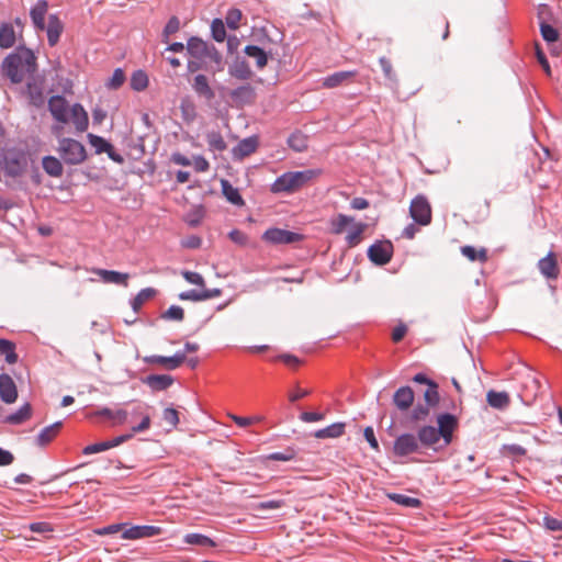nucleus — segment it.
Segmentation results:
<instances>
[{
	"label": "nucleus",
	"mask_w": 562,
	"mask_h": 562,
	"mask_svg": "<svg viewBox=\"0 0 562 562\" xmlns=\"http://www.w3.org/2000/svg\"><path fill=\"white\" fill-rule=\"evenodd\" d=\"M1 68L12 83H20L36 71V57L29 48H18L4 58Z\"/></svg>",
	"instance_id": "obj_1"
},
{
	"label": "nucleus",
	"mask_w": 562,
	"mask_h": 562,
	"mask_svg": "<svg viewBox=\"0 0 562 562\" xmlns=\"http://www.w3.org/2000/svg\"><path fill=\"white\" fill-rule=\"evenodd\" d=\"M318 170L306 169L303 171H290L281 175L271 186L273 193H293L303 188L306 183L319 176Z\"/></svg>",
	"instance_id": "obj_2"
},
{
	"label": "nucleus",
	"mask_w": 562,
	"mask_h": 562,
	"mask_svg": "<svg viewBox=\"0 0 562 562\" xmlns=\"http://www.w3.org/2000/svg\"><path fill=\"white\" fill-rule=\"evenodd\" d=\"M58 151L61 159L68 165H79L87 158L85 146L72 138L60 139Z\"/></svg>",
	"instance_id": "obj_3"
},
{
	"label": "nucleus",
	"mask_w": 562,
	"mask_h": 562,
	"mask_svg": "<svg viewBox=\"0 0 562 562\" xmlns=\"http://www.w3.org/2000/svg\"><path fill=\"white\" fill-rule=\"evenodd\" d=\"M0 166L5 176L18 178L22 176L27 168V157L22 151L8 150L3 155Z\"/></svg>",
	"instance_id": "obj_4"
},
{
	"label": "nucleus",
	"mask_w": 562,
	"mask_h": 562,
	"mask_svg": "<svg viewBox=\"0 0 562 562\" xmlns=\"http://www.w3.org/2000/svg\"><path fill=\"white\" fill-rule=\"evenodd\" d=\"M409 214L415 223L426 226L431 222V206L424 195H417L412 200Z\"/></svg>",
	"instance_id": "obj_5"
},
{
	"label": "nucleus",
	"mask_w": 562,
	"mask_h": 562,
	"mask_svg": "<svg viewBox=\"0 0 562 562\" xmlns=\"http://www.w3.org/2000/svg\"><path fill=\"white\" fill-rule=\"evenodd\" d=\"M262 239L272 245H288L301 241L303 235L281 228H269L263 233Z\"/></svg>",
	"instance_id": "obj_6"
},
{
	"label": "nucleus",
	"mask_w": 562,
	"mask_h": 562,
	"mask_svg": "<svg viewBox=\"0 0 562 562\" xmlns=\"http://www.w3.org/2000/svg\"><path fill=\"white\" fill-rule=\"evenodd\" d=\"M162 532V528L158 526L151 525H143V526H128L124 527V530L121 535L123 539L126 540H138L144 538H151L155 536H159Z\"/></svg>",
	"instance_id": "obj_7"
},
{
	"label": "nucleus",
	"mask_w": 562,
	"mask_h": 562,
	"mask_svg": "<svg viewBox=\"0 0 562 562\" xmlns=\"http://www.w3.org/2000/svg\"><path fill=\"white\" fill-rule=\"evenodd\" d=\"M437 430L440 432V437L442 438V445L440 448L448 447L452 441V434L458 427V420L452 414L445 413L437 417Z\"/></svg>",
	"instance_id": "obj_8"
},
{
	"label": "nucleus",
	"mask_w": 562,
	"mask_h": 562,
	"mask_svg": "<svg viewBox=\"0 0 562 562\" xmlns=\"http://www.w3.org/2000/svg\"><path fill=\"white\" fill-rule=\"evenodd\" d=\"M419 449L418 439L412 434H403L396 438L393 446L394 454L405 457L417 452Z\"/></svg>",
	"instance_id": "obj_9"
},
{
	"label": "nucleus",
	"mask_w": 562,
	"mask_h": 562,
	"mask_svg": "<svg viewBox=\"0 0 562 562\" xmlns=\"http://www.w3.org/2000/svg\"><path fill=\"white\" fill-rule=\"evenodd\" d=\"M128 420L140 418V423L132 427V432H144L150 427V415L147 412V405L143 403H135L131 409Z\"/></svg>",
	"instance_id": "obj_10"
},
{
	"label": "nucleus",
	"mask_w": 562,
	"mask_h": 562,
	"mask_svg": "<svg viewBox=\"0 0 562 562\" xmlns=\"http://www.w3.org/2000/svg\"><path fill=\"white\" fill-rule=\"evenodd\" d=\"M48 109L53 117L63 124L69 122L70 108L64 97L54 95L48 100Z\"/></svg>",
	"instance_id": "obj_11"
},
{
	"label": "nucleus",
	"mask_w": 562,
	"mask_h": 562,
	"mask_svg": "<svg viewBox=\"0 0 562 562\" xmlns=\"http://www.w3.org/2000/svg\"><path fill=\"white\" fill-rule=\"evenodd\" d=\"M392 248L389 241L373 244L368 249V257L375 265H385L392 258Z\"/></svg>",
	"instance_id": "obj_12"
},
{
	"label": "nucleus",
	"mask_w": 562,
	"mask_h": 562,
	"mask_svg": "<svg viewBox=\"0 0 562 562\" xmlns=\"http://www.w3.org/2000/svg\"><path fill=\"white\" fill-rule=\"evenodd\" d=\"M549 13V8L546 4L539 7L538 18L540 20V33L542 38L549 44L553 45L559 41V31L550 25L544 15Z\"/></svg>",
	"instance_id": "obj_13"
},
{
	"label": "nucleus",
	"mask_w": 562,
	"mask_h": 562,
	"mask_svg": "<svg viewBox=\"0 0 562 562\" xmlns=\"http://www.w3.org/2000/svg\"><path fill=\"white\" fill-rule=\"evenodd\" d=\"M538 268L541 274L547 279L555 280L559 278L560 268L558 265V257L552 251L538 261Z\"/></svg>",
	"instance_id": "obj_14"
},
{
	"label": "nucleus",
	"mask_w": 562,
	"mask_h": 562,
	"mask_svg": "<svg viewBox=\"0 0 562 562\" xmlns=\"http://www.w3.org/2000/svg\"><path fill=\"white\" fill-rule=\"evenodd\" d=\"M229 97L236 105L243 106L255 102L256 91L252 86L247 83L232 90Z\"/></svg>",
	"instance_id": "obj_15"
},
{
	"label": "nucleus",
	"mask_w": 562,
	"mask_h": 562,
	"mask_svg": "<svg viewBox=\"0 0 562 562\" xmlns=\"http://www.w3.org/2000/svg\"><path fill=\"white\" fill-rule=\"evenodd\" d=\"M418 442L427 448H432L435 450L441 449L439 445L440 440L442 439L440 437V432H438L437 428L434 426H423L418 430Z\"/></svg>",
	"instance_id": "obj_16"
},
{
	"label": "nucleus",
	"mask_w": 562,
	"mask_h": 562,
	"mask_svg": "<svg viewBox=\"0 0 562 562\" xmlns=\"http://www.w3.org/2000/svg\"><path fill=\"white\" fill-rule=\"evenodd\" d=\"M0 398L7 404H12L18 398L16 385L8 374H0Z\"/></svg>",
	"instance_id": "obj_17"
},
{
	"label": "nucleus",
	"mask_w": 562,
	"mask_h": 562,
	"mask_svg": "<svg viewBox=\"0 0 562 562\" xmlns=\"http://www.w3.org/2000/svg\"><path fill=\"white\" fill-rule=\"evenodd\" d=\"M47 34V41L50 47H54L59 42L60 35L64 31V23L56 14H50L48 16V23L45 24V30Z\"/></svg>",
	"instance_id": "obj_18"
},
{
	"label": "nucleus",
	"mask_w": 562,
	"mask_h": 562,
	"mask_svg": "<svg viewBox=\"0 0 562 562\" xmlns=\"http://www.w3.org/2000/svg\"><path fill=\"white\" fill-rule=\"evenodd\" d=\"M357 76L356 70L337 71L322 80V87L333 89L350 82Z\"/></svg>",
	"instance_id": "obj_19"
},
{
	"label": "nucleus",
	"mask_w": 562,
	"mask_h": 562,
	"mask_svg": "<svg viewBox=\"0 0 562 562\" xmlns=\"http://www.w3.org/2000/svg\"><path fill=\"white\" fill-rule=\"evenodd\" d=\"M414 391L409 386H402L397 389L393 395V404L401 412H406L414 403Z\"/></svg>",
	"instance_id": "obj_20"
},
{
	"label": "nucleus",
	"mask_w": 562,
	"mask_h": 562,
	"mask_svg": "<svg viewBox=\"0 0 562 562\" xmlns=\"http://www.w3.org/2000/svg\"><path fill=\"white\" fill-rule=\"evenodd\" d=\"M48 3L45 0H38L30 11V16L34 27L37 31L45 30V16L47 14Z\"/></svg>",
	"instance_id": "obj_21"
},
{
	"label": "nucleus",
	"mask_w": 562,
	"mask_h": 562,
	"mask_svg": "<svg viewBox=\"0 0 562 562\" xmlns=\"http://www.w3.org/2000/svg\"><path fill=\"white\" fill-rule=\"evenodd\" d=\"M92 272L98 274L101 278V280L105 283H114L123 286H127L128 284V273L105 269H93Z\"/></svg>",
	"instance_id": "obj_22"
},
{
	"label": "nucleus",
	"mask_w": 562,
	"mask_h": 562,
	"mask_svg": "<svg viewBox=\"0 0 562 562\" xmlns=\"http://www.w3.org/2000/svg\"><path fill=\"white\" fill-rule=\"evenodd\" d=\"M221 293H222V291L220 289L190 290V291L181 292L179 294V299L182 301L199 302V301H205L209 299L217 297L221 295Z\"/></svg>",
	"instance_id": "obj_23"
},
{
	"label": "nucleus",
	"mask_w": 562,
	"mask_h": 562,
	"mask_svg": "<svg viewBox=\"0 0 562 562\" xmlns=\"http://www.w3.org/2000/svg\"><path fill=\"white\" fill-rule=\"evenodd\" d=\"M201 63L204 65L206 70L213 74L222 71L224 68L223 57L213 45H211V48L207 54H205L204 59H202Z\"/></svg>",
	"instance_id": "obj_24"
},
{
	"label": "nucleus",
	"mask_w": 562,
	"mask_h": 562,
	"mask_svg": "<svg viewBox=\"0 0 562 562\" xmlns=\"http://www.w3.org/2000/svg\"><path fill=\"white\" fill-rule=\"evenodd\" d=\"M69 114V121L74 123L78 132H85L88 128V114L81 104H74L70 108Z\"/></svg>",
	"instance_id": "obj_25"
},
{
	"label": "nucleus",
	"mask_w": 562,
	"mask_h": 562,
	"mask_svg": "<svg viewBox=\"0 0 562 562\" xmlns=\"http://www.w3.org/2000/svg\"><path fill=\"white\" fill-rule=\"evenodd\" d=\"M258 147V140L256 137H248L240 140L233 148V156L237 159H243L256 151Z\"/></svg>",
	"instance_id": "obj_26"
},
{
	"label": "nucleus",
	"mask_w": 562,
	"mask_h": 562,
	"mask_svg": "<svg viewBox=\"0 0 562 562\" xmlns=\"http://www.w3.org/2000/svg\"><path fill=\"white\" fill-rule=\"evenodd\" d=\"M367 229V224L362 222H356L353 220V223L349 225V231L346 235V243L349 247H356L359 245L362 240V235L364 231Z\"/></svg>",
	"instance_id": "obj_27"
},
{
	"label": "nucleus",
	"mask_w": 562,
	"mask_h": 562,
	"mask_svg": "<svg viewBox=\"0 0 562 562\" xmlns=\"http://www.w3.org/2000/svg\"><path fill=\"white\" fill-rule=\"evenodd\" d=\"M151 361L160 364L161 367H164L167 370H175V369L179 368L186 361V353L177 352L176 355H173L171 357L154 356L151 358Z\"/></svg>",
	"instance_id": "obj_28"
},
{
	"label": "nucleus",
	"mask_w": 562,
	"mask_h": 562,
	"mask_svg": "<svg viewBox=\"0 0 562 562\" xmlns=\"http://www.w3.org/2000/svg\"><path fill=\"white\" fill-rule=\"evenodd\" d=\"M210 48L211 45L198 37H191L187 44L188 53L200 61L204 59Z\"/></svg>",
	"instance_id": "obj_29"
},
{
	"label": "nucleus",
	"mask_w": 562,
	"mask_h": 562,
	"mask_svg": "<svg viewBox=\"0 0 562 562\" xmlns=\"http://www.w3.org/2000/svg\"><path fill=\"white\" fill-rule=\"evenodd\" d=\"M61 425V422H56L53 425L43 428L36 437V443L41 447L48 445L58 435Z\"/></svg>",
	"instance_id": "obj_30"
},
{
	"label": "nucleus",
	"mask_w": 562,
	"mask_h": 562,
	"mask_svg": "<svg viewBox=\"0 0 562 562\" xmlns=\"http://www.w3.org/2000/svg\"><path fill=\"white\" fill-rule=\"evenodd\" d=\"M32 406L26 403L20 407V409L13 414L4 417V423L10 425H21L32 417Z\"/></svg>",
	"instance_id": "obj_31"
},
{
	"label": "nucleus",
	"mask_w": 562,
	"mask_h": 562,
	"mask_svg": "<svg viewBox=\"0 0 562 562\" xmlns=\"http://www.w3.org/2000/svg\"><path fill=\"white\" fill-rule=\"evenodd\" d=\"M229 75L239 80H248L252 76V71L246 60H235L229 67Z\"/></svg>",
	"instance_id": "obj_32"
},
{
	"label": "nucleus",
	"mask_w": 562,
	"mask_h": 562,
	"mask_svg": "<svg viewBox=\"0 0 562 562\" xmlns=\"http://www.w3.org/2000/svg\"><path fill=\"white\" fill-rule=\"evenodd\" d=\"M486 402L493 408L503 409L509 405L510 400L506 392H496L491 390L486 394Z\"/></svg>",
	"instance_id": "obj_33"
},
{
	"label": "nucleus",
	"mask_w": 562,
	"mask_h": 562,
	"mask_svg": "<svg viewBox=\"0 0 562 562\" xmlns=\"http://www.w3.org/2000/svg\"><path fill=\"white\" fill-rule=\"evenodd\" d=\"M351 223H353L352 216L339 213L329 221L330 232L335 235H340Z\"/></svg>",
	"instance_id": "obj_34"
},
{
	"label": "nucleus",
	"mask_w": 562,
	"mask_h": 562,
	"mask_svg": "<svg viewBox=\"0 0 562 562\" xmlns=\"http://www.w3.org/2000/svg\"><path fill=\"white\" fill-rule=\"evenodd\" d=\"M192 87L199 95H202L207 100H212L214 98V92L209 85L206 76L196 75L194 77Z\"/></svg>",
	"instance_id": "obj_35"
},
{
	"label": "nucleus",
	"mask_w": 562,
	"mask_h": 562,
	"mask_svg": "<svg viewBox=\"0 0 562 562\" xmlns=\"http://www.w3.org/2000/svg\"><path fill=\"white\" fill-rule=\"evenodd\" d=\"M89 143L92 147H94L97 154L108 153L110 157L116 161H120L121 158H115L111 151L113 149V146L106 142L104 138L97 136L94 134H88Z\"/></svg>",
	"instance_id": "obj_36"
},
{
	"label": "nucleus",
	"mask_w": 562,
	"mask_h": 562,
	"mask_svg": "<svg viewBox=\"0 0 562 562\" xmlns=\"http://www.w3.org/2000/svg\"><path fill=\"white\" fill-rule=\"evenodd\" d=\"M16 33L12 24L4 23L0 26V47L10 48L15 44Z\"/></svg>",
	"instance_id": "obj_37"
},
{
	"label": "nucleus",
	"mask_w": 562,
	"mask_h": 562,
	"mask_svg": "<svg viewBox=\"0 0 562 562\" xmlns=\"http://www.w3.org/2000/svg\"><path fill=\"white\" fill-rule=\"evenodd\" d=\"M345 432V424L344 423H335L323 429H318L315 431L314 437L317 439L325 438H338L342 436Z\"/></svg>",
	"instance_id": "obj_38"
},
{
	"label": "nucleus",
	"mask_w": 562,
	"mask_h": 562,
	"mask_svg": "<svg viewBox=\"0 0 562 562\" xmlns=\"http://www.w3.org/2000/svg\"><path fill=\"white\" fill-rule=\"evenodd\" d=\"M461 254L468 258L470 261H480V262H486L487 257V250L484 247L475 248L473 246H462L461 247Z\"/></svg>",
	"instance_id": "obj_39"
},
{
	"label": "nucleus",
	"mask_w": 562,
	"mask_h": 562,
	"mask_svg": "<svg viewBox=\"0 0 562 562\" xmlns=\"http://www.w3.org/2000/svg\"><path fill=\"white\" fill-rule=\"evenodd\" d=\"M146 382L153 390L162 391L173 383V379L168 374H153L147 376Z\"/></svg>",
	"instance_id": "obj_40"
},
{
	"label": "nucleus",
	"mask_w": 562,
	"mask_h": 562,
	"mask_svg": "<svg viewBox=\"0 0 562 562\" xmlns=\"http://www.w3.org/2000/svg\"><path fill=\"white\" fill-rule=\"evenodd\" d=\"M223 194L234 205L243 206L245 204L238 189L234 188L227 180H222Z\"/></svg>",
	"instance_id": "obj_41"
},
{
	"label": "nucleus",
	"mask_w": 562,
	"mask_h": 562,
	"mask_svg": "<svg viewBox=\"0 0 562 562\" xmlns=\"http://www.w3.org/2000/svg\"><path fill=\"white\" fill-rule=\"evenodd\" d=\"M245 54L256 60V65L259 69H262L268 63V56L266 52L256 45H248L244 49Z\"/></svg>",
	"instance_id": "obj_42"
},
{
	"label": "nucleus",
	"mask_w": 562,
	"mask_h": 562,
	"mask_svg": "<svg viewBox=\"0 0 562 562\" xmlns=\"http://www.w3.org/2000/svg\"><path fill=\"white\" fill-rule=\"evenodd\" d=\"M184 543L192 544V546H199V547H210L214 548L216 547L215 541H213L211 538H209L205 535L202 533H188L183 538Z\"/></svg>",
	"instance_id": "obj_43"
},
{
	"label": "nucleus",
	"mask_w": 562,
	"mask_h": 562,
	"mask_svg": "<svg viewBox=\"0 0 562 562\" xmlns=\"http://www.w3.org/2000/svg\"><path fill=\"white\" fill-rule=\"evenodd\" d=\"M0 356H3L9 364H14L18 361L14 342L8 339H0Z\"/></svg>",
	"instance_id": "obj_44"
},
{
	"label": "nucleus",
	"mask_w": 562,
	"mask_h": 562,
	"mask_svg": "<svg viewBox=\"0 0 562 562\" xmlns=\"http://www.w3.org/2000/svg\"><path fill=\"white\" fill-rule=\"evenodd\" d=\"M43 168L52 177H60L63 175V165L56 157H45L43 159Z\"/></svg>",
	"instance_id": "obj_45"
},
{
	"label": "nucleus",
	"mask_w": 562,
	"mask_h": 562,
	"mask_svg": "<svg viewBox=\"0 0 562 562\" xmlns=\"http://www.w3.org/2000/svg\"><path fill=\"white\" fill-rule=\"evenodd\" d=\"M387 497L394 503L405 507L419 508L422 506L420 499L404 494L390 493Z\"/></svg>",
	"instance_id": "obj_46"
},
{
	"label": "nucleus",
	"mask_w": 562,
	"mask_h": 562,
	"mask_svg": "<svg viewBox=\"0 0 562 562\" xmlns=\"http://www.w3.org/2000/svg\"><path fill=\"white\" fill-rule=\"evenodd\" d=\"M206 142L210 150L224 151L226 149V143L220 132H209L206 134Z\"/></svg>",
	"instance_id": "obj_47"
},
{
	"label": "nucleus",
	"mask_w": 562,
	"mask_h": 562,
	"mask_svg": "<svg viewBox=\"0 0 562 562\" xmlns=\"http://www.w3.org/2000/svg\"><path fill=\"white\" fill-rule=\"evenodd\" d=\"M288 145L295 151H303L307 148V137L301 132H294L288 138Z\"/></svg>",
	"instance_id": "obj_48"
},
{
	"label": "nucleus",
	"mask_w": 562,
	"mask_h": 562,
	"mask_svg": "<svg viewBox=\"0 0 562 562\" xmlns=\"http://www.w3.org/2000/svg\"><path fill=\"white\" fill-rule=\"evenodd\" d=\"M148 86V77L142 71H135L131 78V87L136 91H142Z\"/></svg>",
	"instance_id": "obj_49"
},
{
	"label": "nucleus",
	"mask_w": 562,
	"mask_h": 562,
	"mask_svg": "<svg viewBox=\"0 0 562 562\" xmlns=\"http://www.w3.org/2000/svg\"><path fill=\"white\" fill-rule=\"evenodd\" d=\"M156 294V290L151 288L143 289L133 300L132 306L135 311L142 307V305L150 300Z\"/></svg>",
	"instance_id": "obj_50"
},
{
	"label": "nucleus",
	"mask_w": 562,
	"mask_h": 562,
	"mask_svg": "<svg viewBox=\"0 0 562 562\" xmlns=\"http://www.w3.org/2000/svg\"><path fill=\"white\" fill-rule=\"evenodd\" d=\"M212 36L216 42H224L226 37L225 24L221 19H214L211 24Z\"/></svg>",
	"instance_id": "obj_51"
},
{
	"label": "nucleus",
	"mask_w": 562,
	"mask_h": 562,
	"mask_svg": "<svg viewBox=\"0 0 562 562\" xmlns=\"http://www.w3.org/2000/svg\"><path fill=\"white\" fill-rule=\"evenodd\" d=\"M439 393L437 383H429L425 393L424 400L428 406H436L439 403Z\"/></svg>",
	"instance_id": "obj_52"
},
{
	"label": "nucleus",
	"mask_w": 562,
	"mask_h": 562,
	"mask_svg": "<svg viewBox=\"0 0 562 562\" xmlns=\"http://www.w3.org/2000/svg\"><path fill=\"white\" fill-rule=\"evenodd\" d=\"M241 18H243L241 11L239 9L234 8V9L228 10L226 18H225V22L229 29L237 30L239 27Z\"/></svg>",
	"instance_id": "obj_53"
},
{
	"label": "nucleus",
	"mask_w": 562,
	"mask_h": 562,
	"mask_svg": "<svg viewBox=\"0 0 562 562\" xmlns=\"http://www.w3.org/2000/svg\"><path fill=\"white\" fill-rule=\"evenodd\" d=\"M162 318L181 322L184 318V311L178 305H171L164 314Z\"/></svg>",
	"instance_id": "obj_54"
},
{
	"label": "nucleus",
	"mask_w": 562,
	"mask_h": 562,
	"mask_svg": "<svg viewBox=\"0 0 562 562\" xmlns=\"http://www.w3.org/2000/svg\"><path fill=\"white\" fill-rule=\"evenodd\" d=\"M181 276L184 278V280L187 282H189L191 284L199 285L202 289H204L205 282H204L203 277L200 273L184 270L181 272Z\"/></svg>",
	"instance_id": "obj_55"
},
{
	"label": "nucleus",
	"mask_w": 562,
	"mask_h": 562,
	"mask_svg": "<svg viewBox=\"0 0 562 562\" xmlns=\"http://www.w3.org/2000/svg\"><path fill=\"white\" fill-rule=\"evenodd\" d=\"M108 449H111V445H109L108 441H102V442H97V443L87 446L86 448H83L82 453L83 454H93V453L103 452Z\"/></svg>",
	"instance_id": "obj_56"
},
{
	"label": "nucleus",
	"mask_w": 562,
	"mask_h": 562,
	"mask_svg": "<svg viewBox=\"0 0 562 562\" xmlns=\"http://www.w3.org/2000/svg\"><path fill=\"white\" fill-rule=\"evenodd\" d=\"M379 63H380V66L382 68V71H383L385 78H387L389 80H396V76L393 70L391 60L387 59L386 57H381L379 59Z\"/></svg>",
	"instance_id": "obj_57"
},
{
	"label": "nucleus",
	"mask_w": 562,
	"mask_h": 562,
	"mask_svg": "<svg viewBox=\"0 0 562 562\" xmlns=\"http://www.w3.org/2000/svg\"><path fill=\"white\" fill-rule=\"evenodd\" d=\"M130 413L126 408L117 407L114 409L113 425H124L128 422Z\"/></svg>",
	"instance_id": "obj_58"
},
{
	"label": "nucleus",
	"mask_w": 562,
	"mask_h": 562,
	"mask_svg": "<svg viewBox=\"0 0 562 562\" xmlns=\"http://www.w3.org/2000/svg\"><path fill=\"white\" fill-rule=\"evenodd\" d=\"M124 527H126V524H113V525H109L106 527L97 529L95 533L99 536H106V535L116 533L119 531L123 532Z\"/></svg>",
	"instance_id": "obj_59"
},
{
	"label": "nucleus",
	"mask_w": 562,
	"mask_h": 562,
	"mask_svg": "<svg viewBox=\"0 0 562 562\" xmlns=\"http://www.w3.org/2000/svg\"><path fill=\"white\" fill-rule=\"evenodd\" d=\"M162 418L172 427L179 424V414L175 408H166L162 413Z\"/></svg>",
	"instance_id": "obj_60"
},
{
	"label": "nucleus",
	"mask_w": 562,
	"mask_h": 562,
	"mask_svg": "<svg viewBox=\"0 0 562 562\" xmlns=\"http://www.w3.org/2000/svg\"><path fill=\"white\" fill-rule=\"evenodd\" d=\"M228 237L232 241H234L235 244H237L239 246H245V245H247V241H248L247 235L239 229L231 231L228 234Z\"/></svg>",
	"instance_id": "obj_61"
},
{
	"label": "nucleus",
	"mask_w": 562,
	"mask_h": 562,
	"mask_svg": "<svg viewBox=\"0 0 562 562\" xmlns=\"http://www.w3.org/2000/svg\"><path fill=\"white\" fill-rule=\"evenodd\" d=\"M543 526L550 531H562V521L551 516L543 517Z\"/></svg>",
	"instance_id": "obj_62"
},
{
	"label": "nucleus",
	"mask_w": 562,
	"mask_h": 562,
	"mask_svg": "<svg viewBox=\"0 0 562 562\" xmlns=\"http://www.w3.org/2000/svg\"><path fill=\"white\" fill-rule=\"evenodd\" d=\"M202 245V239L196 235L188 236L187 238L181 240V246L189 249L200 248Z\"/></svg>",
	"instance_id": "obj_63"
},
{
	"label": "nucleus",
	"mask_w": 562,
	"mask_h": 562,
	"mask_svg": "<svg viewBox=\"0 0 562 562\" xmlns=\"http://www.w3.org/2000/svg\"><path fill=\"white\" fill-rule=\"evenodd\" d=\"M124 80H125L124 71L122 69L117 68L114 70V72L110 79V87L117 89L119 87H121L123 85Z\"/></svg>",
	"instance_id": "obj_64"
}]
</instances>
